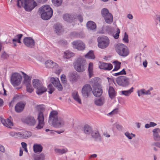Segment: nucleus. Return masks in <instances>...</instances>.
<instances>
[{"instance_id":"40","label":"nucleus","mask_w":160,"mask_h":160,"mask_svg":"<svg viewBox=\"0 0 160 160\" xmlns=\"http://www.w3.org/2000/svg\"><path fill=\"white\" fill-rule=\"evenodd\" d=\"M114 64V68L113 71H116L119 69L120 67L121 62L117 61H115L113 62Z\"/></svg>"},{"instance_id":"20","label":"nucleus","mask_w":160,"mask_h":160,"mask_svg":"<svg viewBox=\"0 0 160 160\" xmlns=\"http://www.w3.org/2000/svg\"><path fill=\"white\" fill-rule=\"evenodd\" d=\"M102 92L101 87L93 88L92 92L94 95L96 97H99L101 96Z\"/></svg>"},{"instance_id":"8","label":"nucleus","mask_w":160,"mask_h":160,"mask_svg":"<svg viewBox=\"0 0 160 160\" xmlns=\"http://www.w3.org/2000/svg\"><path fill=\"white\" fill-rule=\"evenodd\" d=\"M102 16L103 17L105 22L107 23H112L113 20V18L111 13H110L108 10L106 8H103L101 12Z\"/></svg>"},{"instance_id":"36","label":"nucleus","mask_w":160,"mask_h":160,"mask_svg":"<svg viewBox=\"0 0 160 160\" xmlns=\"http://www.w3.org/2000/svg\"><path fill=\"white\" fill-rule=\"evenodd\" d=\"M133 88L132 87L128 90L122 91H121V93L126 96H128L131 93L133 92Z\"/></svg>"},{"instance_id":"38","label":"nucleus","mask_w":160,"mask_h":160,"mask_svg":"<svg viewBox=\"0 0 160 160\" xmlns=\"http://www.w3.org/2000/svg\"><path fill=\"white\" fill-rule=\"evenodd\" d=\"M55 31L56 33L58 34L60 33L62 31V27L60 24H57L55 26Z\"/></svg>"},{"instance_id":"43","label":"nucleus","mask_w":160,"mask_h":160,"mask_svg":"<svg viewBox=\"0 0 160 160\" xmlns=\"http://www.w3.org/2000/svg\"><path fill=\"white\" fill-rule=\"evenodd\" d=\"M62 0H52L53 5L56 6H60L62 3Z\"/></svg>"},{"instance_id":"22","label":"nucleus","mask_w":160,"mask_h":160,"mask_svg":"<svg viewBox=\"0 0 160 160\" xmlns=\"http://www.w3.org/2000/svg\"><path fill=\"white\" fill-rule=\"evenodd\" d=\"M153 138L154 140L156 141H160V136L158 133H160V129L155 128L153 130Z\"/></svg>"},{"instance_id":"16","label":"nucleus","mask_w":160,"mask_h":160,"mask_svg":"<svg viewBox=\"0 0 160 160\" xmlns=\"http://www.w3.org/2000/svg\"><path fill=\"white\" fill-rule=\"evenodd\" d=\"M0 120L4 126L7 128H11V127L13 126L12 122L8 118L5 119L3 118L0 117Z\"/></svg>"},{"instance_id":"14","label":"nucleus","mask_w":160,"mask_h":160,"mask_svg":"<svg viewBox=\"0 0 160 160\" xmlns=\"http://www.w3.org/2000/svg\"><path fill=\"white\" fill-rule=\"evenodd\" d=\"M73 48L79 50H83L85 48L84 43L80 40H77L72 42Z\"/></svg>"},{"instance_id":"58","label":"nucleus","mask_w":160,"mask_h":160,"mask_svg":"<svg viewBox=\"0 0 160 160\" xmlns=\"http://www.w3.org/2000/svg\"><path fill=\"white\" fill-rule=\"evenodd\" d=\"M151 145L152 146H155L158 147L160 148V143L159 142H154L152 143Z\"/></svg>"},{"instance_id":"29","label":"nucleus","mask_w":160,"mask_h":160,"mask_svg":"<svg viewBox=\"0 0 160 160\" xmlns=\"http://www.w3.org/2000/svg\"><path fill=\"white\" fill-rule=\"evenodd\" d=\"M32 83L33 87L36 89L39 88V87L42 84L41 82L38 79H33Z\"/></svg>"},{"instance_id":"6","label":"nucleus","mask_w":160,"mask_h":160,"mask_svg":"<svg viewBox=\"0 0 160 160\" xmlns=\"http://www.w3.org/2000/svg\"><path fill=\"white\" fill-rule=\"evenodd\" d=\"M86 61L82 58H78L74 63L75 69L78 72H82L85 70Z\"/></svg>"},{"instance_id":"25","label":"nucleus","mask_w":160,"mask_h":160,"mask_svg":"<svg viewBox=\"0 0 160 160\" xmlns=\"http://www.w3.org/2000/svg\"><path fill=\"white\" fill-rule=\"evenodd\" d=\"M33 151L35 153L41 152L43 149L42 147L40 145L38 144H34L33 146Z\"/></svg>"},{"instance_id":"23","label":"nucleus","mask_w":160,"mask_h":160,"mask_svg":"<svg viewBox=\"0 0 160 160\" xmlns=\"http://www.w3.org/2000/svg\"><path fill=\"white\" fill-rule=\"evenodd\" d=\"M87 27L88 29L94 30L96 28V25L94 22L90 21L87 23Z\"/></svg>"},{"instance_id":"35","label":"nucleus","mask_w":160,"mask_h":160,"mask_svg":"<svg viewBox=\"0 0 160 160\" xmlns=\"http://www.w3.org/2000/svg\"><path fill=\"white\" fill-rule=\"evenodd\" d=\"M34 160H45V156L44 154L42 153L40 154L34 156Z\"/></svg>"},{"instance_id":"10","label":"nucleus","mask_w":160,"mask_h":160,"mask_svg":"<svg viewBox=\"0 0 160 160\" xmlns=\"http://www.w3.org/2000/svg\"><path fill=\"white\" fill-rule=\"evenodd\" d=\"M116 82L118 85L123 87H126L129 84V79L127 77L122 76L117 78Z\"/></svg>"},{"instance_id":"51","label":"nucleus","mask_w":160,"mask_h":160,"mask_svg":"<svg viewBox=\"0 0 160 160\" xmlns=\"http://www.w3.org/2000/svg\"><path fill=\"white\" fill-rule=\"evenodd\" d=\"M123 40L125 42L128 43V35L127 34L126 32L124 33V37L123 38Z\"/></svg>"},{"instance_id":"59","label":"nucleus","mask_w":160,"mask_h":160,"mask_svg":"<svg viewBox=\"0 0 160 160\" xmlns=\"http://www.w3.org/2000/svg\"><path fill=\"white\" fill-rule=\"evenodd\" d=\"M78 19L80 22H82L83 21V19L82 16L81 15H78Z\"/></svg>"},{"instance_id":"27","label":"nucleus","mask_w":160,"mask_h":160,"mask_svg":"<svg viewBox=\"0 0 160 160\" xmlns=\"http://www.w3.org/2000/svg\"><path fill=\"white\" fill-rule=\"evenodd\" d=\"M22 73L23 76L24 80L23 83L25 85L30 84L31 83V78L29 76L27 75L26 73L23 72H22Z\"/></svg>"},{"instance_id":"44","label":"nucleus","mask_w":160,"mask_h":160,"mask_svg":"<svg viewBox=\"0 0 160 160\" xmlns=\"http://www.w3.org/2000/svg\"><path fill=\"white\" fill-rule=\"evenodd\" d=\"M141 94L144 95H150L151 94V93L150 91V90L146 91L145 89H141L140 90Z\"/></svg>"},{"instance_id":"48","label":"nucleus","mask_w":160,"mask_h":160,"mask_svg":"<svg viewBox=\"0 0 160 160\" xmlns=\"http://www.w3.org/2000/svg\"><path fill=\"white\" fill-rule=\"evenodd\" d=\"M59 44L62 46H65L67 44V42L66 40H61L58 42Z\"/></svg>"},{"instance_id":"32","label":"nucleus","mask_w":160,"mask_h":160,"mask_svg":"<svg viewBox=\"0 0 160 160\" xmlns=\"http://www.w3.org/2000/svg\"><path fill=\"white\" fill-rule=\"evenodd\" d=\"M88 72L89 77V78H90L93 75V63L92 62H90L88 65Z\"/></svg>"},{"instance_id":"64","label":"nucleus","mask_w":160,"mask_h":160,"mask_svg":"<svg viewBox=\"0 0 160 160\" xmlns=\"http://www.w3.org/2000/svg\"><path fill=\"white\" fill-rule=\"evenodd\" d=\"M21 144L23 148H24L27 147V144L25 142H23Z\"/></svg>"},{"instance_id":"30","label":"nucleus","mask_w":160,"mask_h":160,"mask_svg":"<svg viewBox=\"0 0 160 160\" xmlns=\"http://www.w3.org/2000/svg\"><path fill=\"white\" fill-rule=\"evenodd\" d=\"M39 87L36 89V93L38 95H41L47 91L46 88L44 87L42 84Z\"/></svg>"},{"instance_id":"39","label":"nucleus","mask_w":160,"mask_h":160,"mask_svg":"<svg viewBox=\"0 0 160 160\" xmlns=\"http://www.w3.org/2000/svg\"><path fill=\"white\" fill-rule=\"evenodd\" d=\"M64 57L65 58H69L72 57L74 55V54L73 53L71 52L70 51H67L64 52Z\"/></svg>"},{"instance_id":"45","label":"nucleus","mask_w":160,"mask_h":160,"mask_svg":"<svg viewBox=\"0 0 160 160\" xmlns=\"http://www.w3.org/2000/svg\"><path fill=\"white\" fill-rule=\"evenodd\" d=\"M56 152L60 154H63L66 152L68 150L67 149H58L55 150Z\"/></svg>"},{"instance_id":"55","label":"nucleus","mask_w":160,"mask_h":160,"mask_svg":"<svg viewBox=\"0 0 160 160\" xmlns=\"http://www.w3.org/2000/svg\"><path fill=\"white\" fill-rule=\"evenodd\" d=\"M118 108H116L114 109L111 112H110L109 114H117L118 112Z\"/></svg>"},{"instance_id":"34","label":"nucleus","mask_w":160,"mask_h":160,"mask_svg":"<svg viewBox=\"0 0 160 160\" xmlns=\"http://www.w3.org/2000/svg\"><path fill=\"white\" fill-rule=\"evenodd\" d=\"M83 130L84 133L88 134H91L92 131L91 127L87 125L84 126L83 128Z\"/></svg>"},{"instance_id":"9","label":"nucleus","mask_w":160,"mask_h":160,"mask_svg":"<svg viewBox=\"0 0 160 160\" xmlns=\"http://www.w3.org/2000/svg\"><path fill=\"white\" fill-rule=\"evenodd\" d=\"M22 77L18 73H12L11 77V83L14 86H16L20 84L22 81Z\"/></svg>"},{"instance_id":"3","label":"nucleus","mask_w":160,"mask_h":160,"mask_svg":"<svg viewBox=\"0 0 160 160\" xmlns=\"http://www.w3.org/2000/svg\"><path fill=\"white\" fill-rule=\"evenodd\" d=\"M24 3V8L26 11L32 10L37 5V3L33 0H17V6L19 8H21Z\"/></svg>"},{"instance_id":"60","label":"nucleus","mask_w":160,"mask_h":160,"mask_svg":"<svg viewBox=\"0 0 160 160\" xmlns=\"http://www.w3.org/2000/svg\"><path fill=\"white\" fill-rule=\"evenodd\" d=\"M0 151L2 152H4L5 151L4 147L1 145H0Z\"/></svg>"},{"instance_id":"15","label":"nucleus","mask_w":160,"mask_h":160,"mask_svg":"<svg viewBox=\"0 0 160 160\" xmlns=\"http://www.w3.org/2000/svg\"><path fill=\"white\" fill-rule=\"evenodd\" d=\"M51 81L53 85L57 88L58 91H61L62 90V86L58 78H52L51 79Z\"/></svg>"},{"instance_id":"31","label":"nucleus","mask_w":160,"mask_h":160,"mask_svg":"<svg viewBox=\"0 0 160 160\" xmlns=\"http://www.w3.org/2000/svg\"><path fill=\"white\" fill-rule=\"evenodd\" d=\"M104 99L102 98H97L95 100V104L97 106H100L102 105L104 102Z\"/></svg>"},{"instance_id":"57","label":"nucleus","mask_w":160,"mask_h":160,"mask_svg":"<svg viewBox=\"0 0 160 160\" xmlns=\"http://www.w3.org/2000/svg\"><path fill=\"white\" fill-rule=\"evenodd\" d=\"M16 132H11L9 133L10 136L12 137L16 138Z\"/></svg>"},{"instance_id":"26","label":"nucleus","mask_w":160,"mask_h":160,"mask_svg":"<svg viewBox=\"0 0 160 160\" xmlns=\"http://www.w3.org/2000/svg\"><path fill=\"white\" fill-rule=\"evenodd\" d=\"M92 137L96 140H100L101 138L100 136L98 131L95 130L92 131L91 133Z\"/></svg>"},{"instance_id":"17","label":"nucleus","mask_w":160,"mask_h":160,"mask_svg":"<svg viewBox=\"0 0 160 160\" xmlns=\"http://www.w3.org/2000/svg\"><path fill=\"white\" fill-rule=\"evenodd\" d=\"M100 79L98 78H92L91 81V84L93 88L101 87L100 84Z\"/></svg>"},{"instance_id":"18","label":"nucleus","mask_w":160,"mask_h":160,"mask_svg":"<svg viewBox=\"0 0 160 160\" xmlns=\"http://www.w3.org/2000/svg\"><path fill=\"white\" fill-rule=\"evenodd\" d=\"M45 65L46 67L47 68H56L58 67V64L51 60L46 61L45 62Z\"/></svg>"},{"instance_id":"49","label":"nucleus","mask_w":160,"mask_h":160,"mask_svg":"<svg viewBox=\"0 0 160 160\" xmlns=\"http://www.w3.org/2000/svg\"><path fill=\"white\" fill-rule=\"evenodd\" d=\"M61 79L62 82L63 83H66V76L64 74H62L61 76Z\"/></svg>"},{"instance_id":"28","label":"nucleus","mask_w":160,"mask_h":160,"mask_svg":"<svg viewBox=\"0 0 160 160\" xmlns=\"http://www.w3.org/2000/svg\"><path fill=\"white\" fill-rule=\"evenodd\" d=\"M108 92L109 96L112 99L116 96L115 91L112 87H109Z\"/></svg>"},{"instance_id":"7","label":"nucleus","mask_w":160,"mask_h":160,"mask_svg":"<svg viewBox=\"0 0 160 160\" xmlns=\"http://www.w3.org/2000/svg\"><path fill=\"white\" fill-rule=\"evenodd\" d=\"M98 47L102 49L107 48L109 43V40L108 37L105 36L99 37L97 39Z\"/></svg>"},{"instance_id":"13","label":"nucleus","mask_w":160,"mask_h":160,"mask_svg":"<svg viewBox=\"0 0 160 160\" xmlns=\"http://www.w3.org/2000/svg\"><path fill=\"white\" fill-rule=\"evenodd\" d=\"M23 41L25 45L28 48H32L35 46L34 40L30 37L24 38Z\"/></svg>"},{"instance_id":"50","label":"nucleus","mask_w":160,"mask_h":160,"mask_svg":"<svg viewBox=\"0 0 160 160\" xmlns=\"http://www.w3.org/2000/svg\"><path fill=\"white\" fill-rule=\"evenodd\" d=\"M126 71H125V69H123L120 72L115 73L114 75L115 76H117L120 75H126Z\"/></svg>"},{"instance_id":"21","label":"nucleus","mask_w":160,"mask_h":160,"mask_svg":"<svg viewBox=\"0 0 160 160\" xmlns=\"http://www.w3.org/2000/svg\"><path fill=\"white\" fill-rule=\"evenodd\" d=\"M24 106L25 105L23 103L21 102H19L15 106V110L17 112H20L23 111Z\"/></svg>"},{"instance_id":"46","label":"nucleus","mask_w":160,"mask_h":160,"mask_svg":"<svg viewBox=\"0 0 160 160\" xmlns=\"http://www.w3.org/2000/svg\"><path fill=\"white\" fill-rule=\"evenodd\" d=\"M125 135L130 139L132 138L135 136V135L132 133L130 134L129 132H127L125 133Z\"/></svg>"},{"instance_id":"33","label":"nucleus","mask_w":160,"mask_h":160,"mask_svg":"<svg viewBox=\"0 0 160 160\" xmlns=\"http://www.w3.org/2000/svg\"><path fill=\"white\" fill-rule=\"evenodd\" d=\"M72 96L74 99L78 102L79 103H81V101L79 98L78 92H73Z\"/></svg>"},{"instance_id":"42","label":"nucleus","mask_w":160,"mask_h":160,"mask_svg":"<svg viewBox=\"0 0 160 160\" xmlns=\"http://www.w3.org/2000/svg\"><path fill=\"white\" fill-rule=\"evenodd\" d=\"M22 138H27L32 135V133L29 131H26L22 133Z\"/></svg>"},{"instance_id":"5","label":"nucleus","mask_w":160,"mask_h":160,"mask_svg":"<svg viewBox=\"0 0 160 160\" xmlns=\"http://www.w3.org/2000/svg\"><path fill=\"white\" fill-rule=\"evenodd\" d=\"M116 51L118 54L122 57L128 56L129 53L128 48L124 44L118 43L116 46Z\"/></svg>"},{"instance_id":"54","label":"nucleus","mask_w":160,"mask_h":160,"mask_svg":"<svg viewBox=\"0 0 160 160\" xmlns=\"http://www.w3.org/2000/svg\"><path fill=\"white\" fill-rule=\"evenodd\" d=\"M22 134L20 132H16V138H22Z\"/></svg>"},{"instance_id":"1","label":"nucleus","mask_w":160,"mask_h":160,"mask_svg":"<svg viewBox=\"0 0 160 160\" xmlns=\"http://www.w3.org/2000/svg\"><path fill=\"white\" fill-rule=\"evenodd\" d=\"M58 112L56 111H52L50 113L49 118L48 122L56 128H61L63 127L65 122L63 118L58 117Z\"/></svg>"},{"instance_id":"19","label":"nucleus","mask_w":160,"mask_h":160,"mask_svg":"<svg viewBox=\"0 0 160 160\" xmlns=\"http://www.w3.org/2000/svg\"><path fill=\"white\" fill-rule=\"evenodd\" d=\"M99 68L101 69L110 70L112 68V65L110 63L103 62L99 66Z\"/></svg>"},{"instance_id":"62","label":"nucleus","mask_w":160,"mask_h":160,"mask_svg":"<svg viewBox=\"0 0 160 160\" xmlns=\"http://www.w3.org/2000/svg\"><path fill=\"white\" fill-rule=\"evenodd\" d=\"M17 40L16 38H13L12 40V43L14 46H16L17 45L16 43Z\"/></svg>"},{"instance_id":"41","label":"nucleus","mask_w":160,"mask_h":160,"mask_svg":"<svg viewBox=\"0 0 160 160\" xmlns=\"http://www.w3.org/2000/svg\"><path fill=\"white\" fill-rule=\"evenodd\" d=\"M25 85L26 87V91L28 92L31 93L33 91V89L30 83Z\"/></svg>"},{"instance_id":"12","label":"nucleus","mask_w":160,"mask_h":160,"mask_svg":"<svg viewBox=\"0 0 160 160\" xmlns=\"http://www.w3.org/2000/svg\"><path fill=\"white\" fill-rule=\"evenodd\" d=\"M92 91L91 86L88 84L84 85L82 89V94L83 97H88Z\"/></svg>"},{"instance_id":"52","label":"nucleus","mask_w":160,"mask_h":160,"mask_svg":"<svg viewBox=\"0 0 160 160\" xmlns=\"http://www.w3.org/2000/svg\"><path fill=\"white\" fill-rule=\"evenodd\" d=\"M120 33V30L119 28H117V32L115 34V35L114 36V37L115 39H118V38L119 36V34Z\"/></svg>"},{"instance_id":"63","label":"nucleus","mask_w":160,"mask_h":160,"mask_svg":"<svg viewBox=\"0 0 160 160\" xmlns=\"http://www.w3.org/2000/svg\"><path fill=\"white\" fill-rule=\"evenodd\" d=\"M116 128L117 129L119 130H121L122 128V126L119 124H117L116 125Z\"/></svg>"},{"instance_id":"2","label":"nucleus","mask_w":160,"mask_h":160,"mask_svg":"<svg viewBox=\"0 0 160 160\" xmlns=\"http://www.w3.org/2000/svg\"><path fill=\"white\" fill-rule=\"evenodd\" d=\"M38 12L41 14V18L44 20L49 19L53 14L52 10L48 5H44L40 7Z\"/></svg>"},{"instance_id":"11","label":"nucleus","mask_w":160,"mask_h":160,"mask_svg":"<svg viewBox=\"0 0 160 160\" xmlns=\"http://www.w3.org/2000/svg\"><path fill=\"white\" fill-rule=\"evenodd\" d=\"M21 121L24 123L29 126H34L36 123V120L34 118L31 116H29L21 118Z\"/></svg>"},{"instance_id":"37","label":"nucleus","mask_w":160,"mask_h":160,"mask_svg":"<svg viewBox=\"0 0 160 160\" xmlns=\"http://www.w3.org/2000/svg\"><path fill=\"white\" fill-rule=\"evenodd\" d=\"M85 57L86 58L89 59H94L95 58V56L94 54L93 51L92 50L89 51V52L85 55Z\"/></svg>"},{"instance_id":"47","label":"nucleus","mask_w":160,"mask_h":160,"mask_svg":"<svg viewBox=\"0 0 160 160\" xmlns=\"http://www.w3.org/2000/svg\"><path fill=\"white\" fill-rule=\"evenodd\" d=\"M23 36V35L22 34H18L15 36V38L17 39V42L19 43H21V39Z\"/></svg>"},{"instance_id":"53","label":"nucleus","mask_w":160,"mask_h":160,"mask_svg":"<svg viewBox=\"0 0 160 160\" xmlns=\"http://www.w3.org/2000/svg\"><path fill=\"white\" fill-rule=\"evenodd\" d=\"M8 57V55L6 52H4L2 53L1 55V58L3 59H6Z\"/></svg>"},{"instance_id":"56","label":"nucleus","mask_w":160,"mask_h":160,"mask_svg":"<svg viewBox=\"0 0 160 160\" xmlns=\"http://www.w3.org/2000/svg\"><path fill=\"white\" fill-rule=\"evenodd\" d=\"M70 79H72V81L75 80L76 79V76L73 74H72L70 76Z\"/></svg>"},{"instance_id":"24","label":"nucleus","mask_w":160,"mask_h":160,"mask_svg":"<svg viewBox=\"0 0 160 160\" xmlns=\"http://www.w3.org/2000/svg\"><path fill=\"white\" fill-rule=\"evenodd\" d=\"M63 19L68 22H71L73 21L75 19L73 16L70 15L68 14H66L63 15Z\"/></svg>"},{"instance_id":"61","label":"nucleus","mask_w":160,"mask_h":160,"mask_svg":"<svg viewBox=\"0 0 160 160\" xmlns=\"http://www.w3.org/2000/svg\"><path fill=\"white\" fill-rule=\"evenodd\" d=\"M52 89H54V88L52 86V84H49L48 86V90H52Z\"/></svg>"},{"instance_id":"4","label":"nucleus","mask_w":160,"mask_h":160,"mask_svg":"<svg viewBox=\"0 0 160 160\" xmlns=\"http://www.w3.org/2000/svg\"><path fill=\"white\" fill-rule=\"evenodd\" d=\"M38 108L40 111L38 112L37 119L38 121V124L36 128L38 129L42 128L44 124V117L43 112L45 110V106L44 105L39 106Z\"/></svg>"}]
</instances>
